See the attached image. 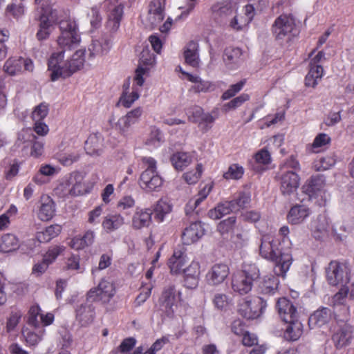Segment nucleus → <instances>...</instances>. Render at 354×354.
I'll return each instance as SVG.
<instances>
[{
	"label": "nucleus",
	"mask_w": 354,
	"mask_h": 354,
	"mask_svg": "<svg viewBox=\"0 0 354 354\" xmlns=\"http://www.w3.org/2000/svg\"><path fill=\"white\" fill-rule=\"evenodd\" d=\"M62 227L59 225H51L37 233L36 238L40 243H47L58 236Z\"/></svg>",
	"instance_id": "nucleus-35"
},
{
	"label": "nucleus",
	"mask_w": 354,
	"mask_h": 354,
	"mask_svg": "<svg viewBox=\"0 0 354 354\" xmlns=\"http://www.w3.org/2000/svg\"><path fill=\"white\" fill-rule=\"evenodd\" d=\"M165 1L152 0L150 2L147 15L142 19L147 28H153L162 21L165 16Z\"/></svg>",
	"instance_id": "nucleus-12"
},
{
	"label": "nucleus",
	"mask_w": 354,
	"mask_h": 354,
	"mask_svg": "<svg viewBox=\"0 0 354 354\" xmlns=\"http://www.w3.org/2000/svg\"><path fill=\"white\" fill-rule=\"evenodd\" d=\"M24 13V9L21 4L16 5L15 3H10L7 6L5 10V15L7 17L12 16V17L17 19L22 16Z\"/></svg>",
	"instance_id": "nucleus-52"
},
{
	"label": "nucleus",
	"mask_w": 354,
	"mask_h": 354,
	"mask_svg": "<svg viewBox=\"0 0 354 354\" xmlns=\"http://www.w3.org/2000/svg\"><path fill=\"white\" fill-rule=\"evenodd\" d=\"M235 221L236 218L234 217H229L218 224V230L223 235L230 232L233 230Z\"/></svg>",
	"instance_id": "nucleus-58"
},
{
	"label": "nucleus",
	"mask_w": 354,
	"mask_h": 354,
	"mask_svg": "<svg viewBox=\"0 0 354 354\" xmlns=\"http://www.w3.org/2000/svg\"><path fill=\"white\" fill-rule=\"evenodd\" d=\"M21 57L9 59L4 64L3 68L6 73L14 75L22 70Z\"/></svg>",
	"instance_id": "nucleus-44"
},
{
	"label": "nucleus",
	"mask_w": 354,
	"mask_h": 354,
	"mask_svg": "<svg viewBox=\"0 0 354 354\" xmlns=\"http://www.w3.org/2000/svg\"><path fill=\"white\" fill-rule=\"evenodd\" d=\"M202 172L203 165L200 163L197 165L194 170H192L184 174L183 177L188 184H194L198 181Z\"/></svg>",
	"instance_id": "nucleus-47"
},
{
	"label": "nucleus",
	"mask_w": 354,
	"mask_h": 354,
	"mask_svg": "<svg viewBox=\"0 0 354 354\" xmlns=\"http://www.w3.org/2000/svg\"><path fill=\"white\" fill-rule=\"evenodd\" d=\"M183 277V285L188 289H195L198 287L201 276V265L196 259L183 269L180 273Z\"/></svg>",
	"instance_id": "nucleus-15"
},
{
	"label": "nucleus",
	"mask_w": 354,
	"mask_h": 354,
	"mask_svg": "<svg viewBox=\"0 0 354 354\" xmlns=\"http://www.w3.org/2000/svg\"><path fill=\"white\" fill-rule=\"evenodd\" d=\"M249 23L250 18H246L242 14H238L234 17L230 25L234 30H239L245 27Z\"/></svg>",
	"instance_id": "nucleus-53"
},
{
	"label": "nucleus",
	"mask_w": 354,
	"mask_h": 354,
	"mask_svg": "<svg viewBox=\"0 0 354 354\" xmlns=\"http://www.w3.org/2000/svg\"><path fill=\"white\" fill-rule=\"evenodd\" d=\"M84 176L80 172H73L63 178L55 188V194L67 198L82 195L85 192Z\"/></svg>",
	"instance_id": "nucleus-3"
},
{
	"label": "nucleus",
	"mask_w": 354,
	"mask_h": 354,
	"mask_svg": "<svg viewBox=\"0 0 354 354\" xmlns=\"http://www.w3.org/2000/svg\"><path fill=\"white\" fill-rule=\"evenodd\" d=\"M80 154L78 151H72L61 155L59 158V162L64 166H69L73 162H77L80 158Z\"/></svg>",
	"instance_id": "nucleus-55"
},
{
	"label": "nucleus",
	"mask_w": 354,
	"mask_h": 354,
	"mask_svg": "<svg viewBox=\"0 0 354 354\" xmlns=\"http://www.w3.org/2000/svg\"><path fill=\"white\" fill-rule=\"evenodd\" d=\"M111 44V40L107 36H102L98 39H93L88 48V59H93L97 56L106 54L109 51Z\"/></svg>",
	"instance_id": "nucleus-18"
},
{
	"label": "nucleus",
	"mask_w": 354,
	"mask_h": 354,
	"mask_svg": "<svg viewBox=\"0 0 354 354\" xmlns=\"http://www.w3.org/2000/svg\"><path fill=\"white\" fill-rule=\"evenodd\" d=\"M172 210V205L167 199H160L154 207V218L159 222L164 221L165 216Z\"/></svg>",
	"instance_id": "nucleus-36"
},
{
	"label": "nucleus",
	"mask_w": 354,
	"mask_h": 354,
	"mask_svg": "<svg viewBox=\"0 0 354 354\" xmlns=\"http://www.w3.org/2000/svg\"><path fill=\"white\" fill-rule=\"evenodd\" d=\"M234 203L230 202H225L223 203L218 204L215 208L209 210L208 215L212 219H219L222 216L230 214L232 211H234Z\"/></svg>",
	"instance_id": "nucleus-39"
},
{
	"label": "nucleus",
	"mask_w": 354,
	"mask_h": 354,
	"mask_svg": "<svg viewBox=\"0 0 354 354\" xmlns=\"http://www.w3.org/2000/svg\"><path fill=\"white\" fill-rule=\"evenodd\" d=\"M95 308L92 304H82L76 309V320L82 326L90 325L95 318Z\"/></svg>",
	"instance_id": "nucleus-23"
},
{
	"label": "nucleus",
	"mask_w": 354,
	"mask_h": 354,
	"mask_svg": "<svg viewBox=\"0 0 354 354\" xmlns=\"http://www.w3.org/2000/svg\"><path fill=\"white\" fill-rule=\"evenodd\" d=\"M57 20V11L51 6L42 7L39 29L36 35L38 40L46 39L53 29V24Z\"/></svg>",
	"instance_id": "nucleus-7"
},
{
	"label": "nucleus",
	"mask_w": 354,
	"mask_h": 354,
	"mask_svg": "<svg viewBox=\"0 0 354 354\" xmlns=\"http://www.w3.org/2000/svg\"><path fill=\"white\" fill-rule=\"evenodd\" d=\"M241 54V50L239 48H226L223 61L230 69H234L240 63Z\"/></svg>",
	"instance_id": "nucleus-34"
},
{
	"label": "nucleus",
	"mask_w": 354,
	"mask_h": 354,
	"mask_svg": "<svg viewBox=\"0 0 354 354\" xmlns=\"http://www.w3.org/2000/svg\"><path fill=\"white\" fill-rule=\"evenodd\" d=\"M152 212L150 209H137L132 218V226L135 229H140L149 225Z\"/></svg>",
	"instance_id": "nucleus-33"
},
{
	"label": "nucleus",
	"mask_w": 354,
	"mask_h": 354,
	"mask_svg": "<svg viewBox=\"0 0 354 354\" xmlns=\"http://www.w3.org/2000/svg\"><path fill=\"white\" fill-rule=\"evenodd\" d=\"M287 326L284 332V337L288 341H296L303 334V325L299 318L286 322Z\"/></svg>",
	"instance_id": "nucleus-28"
},
{
	"label": "nucleus",
	"mask_w": 354,
	"mask_h": 354,
	"mask_svg": "<svg viewBox=\"0 0 354 354\" xmlns=\"http://www.w3.org/2000/svg\"><path fill=\"white\" fill-rule=\"evenodd\" d=\"M323 75L324 69L322 66H310L309 72L305 78L306 86L315 87Z\"/></svg>",
	"instance_id": "nucleus-38"
},
{
	"label": "nucleus",
	"mask_w": 354,
	"mask_h": 354,
	"mask_svg": "<svg viewBox=\"0 0 354 354\" xmlns=\"http://www.w3.org/2000/svg\"><path fill=\"white\" fill-rule=\"evenodd\" d=\"M245 84V80H241L239 82L232 84L230 86V88L225 91L222 95V98L223 100H228L232 97H234L236 93H238L243 87Z\"/></svg>",
	"instance_id": "nucleus-57"
},
{
	"label": "nucleus",
	"mask_w": 354,
	"mask_h": 354,
	"mask_svg": "<svg viewBox=\"0 0 354 354\" xmlns=\"http://www.w3.org/2000/svg\"><path fill=\"white\" fill-rule=\"evenodd\" d=\"M103 207L102 205L97 206L95 209L88 213V223L91 225H96L100 222Z\"/></svg>",
	"instance_id": "nucleus-61"
},
{
	"label": "nucleus",
	"mask_w": 354,
	"mask_h": 354,
	"mask_svg": "<svg viewBox=\"0 0 354 354\" xmlns=\"http://www.w3.org/2000/svg\"><path fill=\"white\" fill-rule=\"evenodd\" d=\"M123 15V6L122 5L116 6L111 11L108 21V26L111 30L115 31L120 26V22Z\"/></svg>",
	"instance_id": "nucleus-42"
},
{
	"label": "nucleus",
	"mask_w": 354,
	"mask_h": 354,
	"mask_svg": "<svg viewBox=\"0 0 354 354\" xmlns=\"http://www.w3.org/2000/svg\"><path fill=\"white\" fill-rule=\"evenodd\" d=\"M278 181L282 195L290 196L297 192L300 185V177L296 171L283 169L278 174Z\"/></svg>",
	"instance_id": "nucleus-8"
},
{
	"label": "nucleus",
	"mask_w": 354,
	"mask_h": 354,
	"mask_svg": "<svg viewBox=\"0 0 354 354\" xmlns=\"http://www.w3.org/2000/svg\"><path fill=\"white\" fill-rule=\"evenodd\" d=\"M244 173L243 168L238 164L230 165L226 172L224 173L223 177L225 179L238 180L240 179Z\"/></svg>",
	"instance_id": "nucleus-46"
},
{
	"label": "nucleus",
	"mask_w": 354,
	"mask_h": 354,
	"mask_svg": "<svg viewBox=\"0 0 354 354\" xmlns=\"http://www.w3.org/2000/svg\"><path fill=\"white\" fill-rule=\"evenodd\" d=\"M212 188V185L211 184L205 185L203 188L199 192L198 196L189 200V207L195 206L197 207L200 203L207 198L211 189Z\"/></svg>",
	"instance_id": "nucleus-50"
},
{
	"label": "nucleus",
	"mask_w": 354,
	"mask_h": 354,
	"mask_svg": "<svg viewBox=\"0 0 354 354\" xmlns=\"http://www.w3.org/2000/svg\"><path fill=\"white\" fill-rule=\"evenodd\" d=\"M48 113V106L45 103H41L34 109L32 113V118L34 121H41Z\"/></svg>",
	"instance_id": "nucleus-51"
},
{
	"label": "nucleus",
	"mask_w": 354,
	"mask_h": 354,
	"mask_svg": "<svg viewBox=\"0 0 354 354\" xmlns=\"http://www.w3.org/2000/svg\"><path fill=\"white\" fill-rule=\"evenodd\" d=\"M295 24V19L290 15H280L274 21L272 27V31L276 38L279 40L287 39L290 40L292 35H295L294 31Z\"/></svg>",
	"instance_id": "nucleus-9"
},
{
	"label": "nucleus",
	"mask_w": 354,
	"mask_h": 354,
	"mask_svg": "<svg viewBox=\"0 0 354 354\" xmlns=\"http://www.w3.org/2000/svg\"><path fill=\"white\" fill-rule=\"evenodd\" d=\"M331 318L330 310L328 308H322L310 315L308 320L311 328H320L326 324Z\"/></svg>",
	"instance_id": "nucleus-25"
},
{
	"label": "nucleus",
	"mask_w": 354,
	"mask_h": 354,
	"mask_svg": "<svg viewBox=\"0 0 354 354\" xmlns=\"http://www.w3.org/2000/svg\"><path fill=\"white\" fill-rule=\"evenodd\" d=\"M250 3L246 5L244 8L243 15L246 18H250V22L252 21L255 10H262L267 5L266 0H250Z\"/></svg>",
	"instance_id": "nucleus-43"
},
{
	"label": "nucleus",
	"mask_w": 354,
	"mask_h": 354,
	"mask_svg": "<svg viewBox=\"0 0 354 354\" xmlns=\"http://www.w3.org/2000/svg\"><path fill=\"white\" fill-rule=\"evenodd\" d=\"M266 307V302L259 297H247L242 299L238 306V312L248 319L259 317Z\"/></svg>",
	"instance_id": "nucleus-5"
},
{
	"label": "nucleus",
	"mask_w": 354,
	"mask_h": 354,
	"mask_svg": "<svg viewBox=\"0 0 354 354\" xmlns=\"http://www.w3.org/2000/svg\"><path fill=\"white\" fill-rule=\"evenodd\" d=\"M279 280L272 274L264 276L259 284L260 292L264 295H273L277 290Z\"/></svg>",
	"instance_id": "nucleus-32"
},
{
	"label": "nucleus",
	"mask_w": 354,
	"mask_h": 354,
	"mask_svg": "<svg viewBox=\"0 0 354 354\" xmlns=\"http://www.w3.org/2000/svg\"><path fill=\"white\" fill-rule=\"evenodd\" d=\"M324 185V179L322 176H314L305 183L303 190L310 198L317 197L323 192Z\"/></svg>",
	"instance_id": "nucleus-24"
},
{
	"label": "nucleus",
	"mask_w": 354,
	"mask_h": 354,
	"mask_svg": "<svg viewBox=\"0 0 354 354\" xmlns=\"http://www.w3.org/2000/svg\"><path fill=\"white\" fill-rule=\"evenodd\" d=\"M212 17L218 20L226 17L233 12V8L232 4L226 1L216 2L210 8Z\"/></svg>",
	"instance_id": "nucleus-29"
},
{
	"label": "nucleus",
	"mask_w": 354,
	"mask_h": 354,
	"mask_svg": "<svg viewBox=\"0 0 354 354\" xmlns=\"http://www.w3.org/2000/svg\"><path fill=\"white\" fill-rule=\"evenodd\" d=\"M257 163L259 165H268L271 161L270 153L266 149H262L254 155Z\"/></svg>",
	"instance_id": "nucleus-62"
},
{
	"label": "nucleus",
	"mask_w": 354,
	"mask_h": 354,
	"mask_svg": "<svg viewBox=\"0 0 354 354\" xmlns=\"http://www.w3.org/2000/svg\"><path fill=\"white\" fill-rule=\"evenodd\" d=\"M186 115L189 121L196 123L199 122L203 113V109L199 106L190 107L186 111Z\"/></svg>",
	"instance_id": "nucleus-60"
},
{
	"label": "nucleus",
	"mask_w": 354,
	"mask_h": 354,
	"mask_svg": "<svg viewBox=\"0 0 354 354\" xmlns=\"http://www.w3.org/2000/svg\"><path fill=\"white\" fill-rule=\"evenodd\" d=\"M229 273V268L226 264H215L206 274L207 281L212 286L219 285L225 281Z\"/></svg>",
	"instance_id": "nucleus-16"
},
{
	"label": "nucleus",
	"mask_w": 354,
	"mask_h": 354,
	"mask_svg": "<svg viewBox=\"0 0 354 354\" xmlns=\"http://www.w3.org/2000/svg\"><path fill=\"white\" fill-rule=\"evenodd\" d=\"M124 224V218L120 214H108L104 218L102 227L107 233H111Z\"/></svg>",
	"instance_id": "nucleus-31"
},
{
	"label": "nucleus",
	"mask_w": 354,
	"mask_h": 354,
	"mask_svg": "<svg viewBox=\"0 0 354 354\" xmlns=\"http://www.w3.org/2000/svg\"><path fill=\"white\" fill-rule=\"evenodd\" d=\"M239 272L248 275L252 282L259 277V270L254 264L245 265L243 270Z\"/></svg>",
	"instance_id": "nucleus-64"
},
{
	"label": "nucleus",
	"mask_w": 354,
	"mask_h": 354,
	"mask_svg": "<svg viewBox=\"0 0 354 354\" xmlns=\"http://www.w3.org/2000/svg\"><path fill=\"white\" fill-rule=\"evenodd\" d=\"M252 283L253 282L250 278H248V275L245 273L239 271L232 275V288L235 292L240 295L249 292L252 290Z\"/></svg>",
	"instance_id": "nucleus-21"
},
{
	"label": "nucleus",
	"mask_w": 354,
	"mask_h": 354,
	"mask_svg": "<svg viewBox=\"0 0 354 354\" xmlns=\"http://www.w3.org/2000/svg\"><path fill=\"white\" fill-rule=\"evenodd\" d=\"M59 28L61 35L57 44L62 50L53 53L48 62V71L53 82L71 76L81 69L85 62L84 50H78L70 58H65L66 51L75 48L80 41L75 21L71 19L62 20Z\"/></svg>",
	"instance_id": "nucleus-1"
},
{
	"label": "nucleus",
	"mask_w": 354,
	"mask_h": 354,
	"mask_svg": "<svg viewBox=\"0 0 354 354\" xmlns=\"http://www.w3.org/2000/svg\"><path fill=\"white\" fill-rule=\"evenodd\" d=\"M22 314L19 311L12 312L6 323V330L10 333L17 326Z\"/></svg>",
	"instance_id": "nucleus-59"
},
{
	"label": "nucleus",
	"mask_w": 354,
	"mask_h": 354,
	"mask_svg": "<svg viewBox=\"0 0 354 354\" xmlns=\"http://www.w3.org/2000/svg\"><path fill=\"white\" fill-rule=\"evenodd\" d=\"M249 99L250 95L248 94L243 93L224 104L223 110L227 112L230 109H235L242 105L245 102L249 100Z\"/></svg>",
	"instance_id": "nucleus-48"
},
{
	"label": "nucleus",
	"mask_w": 354,
	"mask_h": 354,
	"mask_svg": "<svg viewBox=\"0 0 354 354\" xmlns=\"http://www.w3.org/2000/svg\"><path fill=\"white\" fill-rule=\"evenodd\" d=\"M156 62L155 55L148 47L144 48L140 53L139 65L136 71L134 81L137 86L141 87L145 82L143 75L145 74Z\"/></svg>",
	"instance_id": "nucleus-14"
},
{
	"label": "nucleus",
	"mask_w": 354,
	"mask_h": 354,
	"mask_svg": "<svg viewBox=\"0 0 354 354\" xmlns=\"http://www.w3.org/2000/svg\"><path fill=\"white\" fill-rule=\"evenodd\" d=\"M184 58L185 62L192 67L199 65L200 59L198 55V44L193 41H189L184 50Z\"/></svg>",
	"instance_id": "nucleus-30"
},
{
	"label": "nucleus",
	"mask_w": 354,
	"mask_h": 354,
	"mask_svg": "<svg viewBox=\"0 0 354 354\" xmlns=\"http://www.w3.org/2000/svg\"><path fill=\"white\" fill-rule=\"evenodd\" d=\"M276 307L280 317L285 322L299 318L297 308L285 297L278 299Z\"/></svg>",
	"instance_id": "nucleus-17"
},
{
	"label": "nucleus",
	"mask_w": 354,
	"mask_h": 354,
	"mask_svg": "<svg viewBox=\"0 0 354 354\" xmlns=\"http://www.w3.org/2000/svg\"><path fill=\"white\" fill-rule=\"evenodd\" d=\"M326 278L332 286L348 284L350 281L351 270L344 263L331 261L326 268Z\"/></svg>",
	"instance_id": "nucleus-6"
},
{
	"label": "nucleus",
	"mask_w": 354,
	"mask_h": 354,
	"mask_svg": "<svg viewBox=\"0 0 354 354\" xmlns=\"http://www.w3.org/2000/svg\"><path fill=\"white\" fill-rule=\"evenodd\" d=\"M189 261L187 254L184 250H177L168 261V266L172 274H180Z\"/></svg>",
	"instance_id": "nucleus-22"
},
{
	"label": "nucleus",
	"mask_w": 354,
	"mask_h": 354,
	"mask_svg": "<svg viewBox=\"0 0 354 354\" xmlns=\"http://www.w3.org/2000/svg\"><path fill=\"white\" fill-rule=\"evenodd\" d=\"M41 315V310L37 305L32 306L29 310L28 324L35 326L39 327L40 326V315Z\"/></svg>",
	"instance_id": "nucleus-49"
},
{
	"label": "nucleus",
	"mask_w": 354,
	"mask_h": 354,
	"mask_svg": "<svg viewBox=\"0 0 354 354\" xmlns=\"http://www.w3.org/2000/svg\"><path fill=\"white\" fill-rule=\"evenodd\" d=\"M115 287L109 279H102L96 288L87 293V299L91 301H100L107 303L115 295Z\"/></svg>",
	"instance_id": "nucleus-10"
},
{
	"label": "nucleus",
	"mask_w": 354,
	"mask_h": 354,
	"mask_svg": "<svg viewBox=\"0 0 354 354\" xmlns=\"http://www.w3.org/2000/svg\"><path fill=\"white\" fill-rule=\"evenodd\" d=\"M84 149L90 156L101 155L103 151V138L97 134L91 135L85 142Z\"/></svg>",
	"instance_id": "nucleus-27"
},
{
	"label": "nucleus",
	"mask_w": 354,
	"mask_h": 354,
	"mask_svg": "<svg viewBox=\"0 0 354 354\" xmlns=\"http://www.w3.org/2000/svg\"><path fill=\"white\" fill-rule=\"evenodd\" d=\"M17 209L14 205H10L8 209L1 214V230L7 227L10 221L15 217Z\"/></svg>",
	"instance_id": "nucleus-54"
},
{
	"label": "nucleus",
	"mask_w": 354,
	"mask_h": 354,
	"mask_svg": "<svg viewBox=\"0 0 354 354\" xmlns=\"http://www.w3.org/2000/svg\"><path fill=\"white\" fill-rule=\"evenodd\" d=\"M43 334L44 330H39L38 333L27 329L23 330V335L25 337L26 342L30 346L37 344L41 340Z\"/></svg>",
	"instance_id": "nucleus-45"
},
{
	"label": "nucleus",
	"mask_w": 354,
	"mask_h": 354,
	"mask_svg": "<svg viewBox=\"0 0 354 354\" xmlns=\"http://www.w3.org/2000/svg\"><path fill=\"white\" fill-rule=\"evenodd\" d=\"M180 295L181 292L176 289L175 286H166L159 299L162 310L168 315H172L174 312V307H176L178 302L180 300Z\"/></svg>",
	"instance_id": "nucleus-13"
},
{
	"label": "nucleus",
	"mask_w": 354,
	"mask_h": 354,
	"mask_svg": "<svg viewBox=\"0 0 354 354\" xmlns=\"http://www.w3.org/2000/svg\"><path fill=\"white\" fill-rule=\"evenodd\" d=\"M142 162L146 169L140 177V187L147 192L158 190L162 184V179L156 171V161L151 157H144Z\"/></svg>",
	"instance_id": "nucleus-4"
},
{
	"label": "nucleus",
	"mask_w": 354,
	"mask_h": 354,
	"mask_svg": "<svg viewBox=\"0 0 354 354\" xmlns=\"http://www.w3.org/2000/svg\"><path fill=\"white\" fill-rule=\"evenodd\" d=\"M19 247V241L17 236L8 233L1 236V252H10L15 250Z\"/></svg>",
	"instance_id": "nucleus-40"
},
{
	"label": "nucleus",
	"mask_w": 354,
	"mask_h": 354,
	"mask_svg": "<svg viewBox=\"0 0 354 354\" xmlns=\"http://www.w3.org/2000/svg\"><path fill=\"white\" fill-rule=\"evenodd\" d=\"M310 214L308 207L304 205H296L291 207L287 219L291 224L296 225L302 223Z\"/></svg>",
	"instance_id": "nucleus-26"
},
{
	"label": "nucleus",
	"mask_w": 354,
	"mask_h": 354,
	"mask_svg": "<svg viewBox=\"0 0 354 354\" xmlns=\"http://www.w3.org/2000/svg\"><path fill=\"white\" fill-rule=\"evenodd\" d=\"M140 97L139 91L133 88V91L129 94H124L120 98V103L124 106L129 108Z\"/></svg>",
	"instance_id": "nucleus-56"
},
{
	"label": "nucleus",
	"mask_w": 354,
	"mask_h": 354,
	"mask_svg": "<svg viewBox=\"0 0 354 354\" xmlns=\"http://www.w3.org/2000/svg\"><path fill=\"white\" fill-rule=\"evenodd\" d=\"M353 327L346 323H341L334 327L331 337L332 342L337 349L347 347L353 339Z\"/></svg>",
	"instance_id": "nucleus-11"
},
{
	"label": "nucleus",
	"mask_w": 354,
	"mask_h": 354,
	"mask_svg": "<svg viewBox=\"0 0 354 354\" xmlns=\"http://www.w3.org/2000/svg\"><path fill=\"white\" fill-rule=\"evenodd\" d=\"M135 205L134 199L131 196H124L120 199L117 203V209L120 212H123L132 208Z\"/></svg>",
	"instance_id": "nucleus-63"
},
{
	"label": "nucleus",
	"mask_w": 354,
	"mask_h": 354,
	"mask_svg": "<svg viewBox=\"0 0 354 354\" xmlns=\"http://www.w3.org/2000/svg\"><path fill=\"white\" fill-rule=\"evenodd\" d=\"M205 234V229L201 222H194L186 227L182 234L184 244L191 245L198 241Z\"/></svg>",
	"instance_id": "nucleus-20"
},
{
	"label": "nucleus",
	"mask_w": 354,
	"mask_h": 354,
	"mask_svg": "<svg viewBox=\"0 0 354 354\" xmlns=\"http://www.w3.org/2000/svg\"><path fill=\"white\" fill-rule=\"evenodd\" d=\"M273 242L274 238L272 235H263L259 247L260 254L265 259L274 261V274L284 278L292 265V255L288 252H278Z\"/></svg>",
	"instance_id": "nucleus-2"
},
{
	"label": "nucleus",
	"mask_w": 354,
	"mask_h": 354,
	"mask_svg": "<svg viewBox=\"0 0 354 354\" xmlns=\"http://www.w3.org/2000/svg\"><path fill=\"white\" fill-rule=\"evenodd\" d=\"M95 239V232L93 230H87L82 237L76 236L71 241V246L75 249H82L86 246L91 245Z\"/></svg>",
	"instance_id": "nucleus-37"
},
{
	"label": "nucleus",
	"mask_w": 354,
	"mask_h": 354,
	"mask_svg": "<svg viewBox=\"0 0 354 354\" xmlns=\"http://www.w3.org/2000/svg\"><path fill=\"white\" fill-rule=\"evenodd\" d=\"M171 161L176 169L182 170L192 162V158L187 153L178 152L171 156Z\"/></svg>",
	"instance_id": "nucleus-41"
},
{
	"label": "nucleus",
	"mask_w": 354,
	"mask_h": 354,
	"mask_svg": "<svg viewBox=\"0 0 354 354\" xmlns=\"http://www.w3.org/2000/svg\"><path fill=\"white\" fill-rule=\"evenodd\" d=\"M55 212V205L48 196H42L37 206V217L42 221H50Z\"/></svg>",
	"instance_id": "nucleus-19"
}]
</instances>
